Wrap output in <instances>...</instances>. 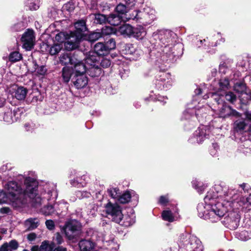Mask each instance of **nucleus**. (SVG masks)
<instances>
[{"label":"nucleus","instance_id":"obj_22","mask_svg":"<svg viewBox=\"0 0 251 251\" xmlns=\"http://www.w3.org/2000/svg\"><path fill=\"white\" fill-rule=\"evenodd\" d=\"M7 99L12 105L16 104V86L13 84L7 89Z\"/></svg>","mask_w":251,"mask_h":251},{"label":"nucleus","instance_id":"obj_58","mask_svg":"<svg viewBox=\"0 0 251 251\" xmlns=\"http://www.w3.org/2000/svg\"><path fill=\"white\" fill-rule=\"evenodd\" d=\"M110 60L106 58L102 59L100 62V65L103 68H107L110 66Z\"/></svg>","mask_w":251,"mask_h":251},{"label":"nucleus","instance_id":"obj_52","mask_svg":"<svg viewBox=\"0 0 251 251\" xmlns=\"http://www.w3.org/2000/svg\"><path fill=\"white\" fill-rule=\"evenodd\" d=\"M8 197L6 194L2 191L0 190V204L7 203Z\"/></svg>","mask_w":251,"mask_h":251},{"label":"nucleus","instance_id":"obj_30","mask_svg":"<svg viewBox=\"0 0 251 251\" xmlns=\"http://www.w3.org/2000/svg\"><path fill=\"white\" fill-rule=\"evenodd\" d=\"M100 37H101V34H100V32H93L88 35H85L82 39V41L83 40H87L90 42H94Z\"/></svg>","mask_w":251,"mask_h":251},{"label":"nucleus","instance_id":"obj_37","mask_svg":"<svg viewBox=\"0 0 251 251\" xmlns=\"http://www.w3.org/2000/svg\"><path fill=\"white\" fill-rule=\"evenodd\" d=\"M27 90L24 87H19L17 88V100H24L27 94Z\"/></svg>","mask_w":251,"mask_h":251},{"label":"nucleus","instance_id":"obj_23","mask_svg":"<svg viewBox=\"0 0 251 251\" xmlns=\"http://www.w3.org/2000/svg\"><path fill=\"white\" fill-rule=\"evenodd\" d=\"M73 65L74 66L75 74H85L84 73L88 71V67L84 63L79 61L77 59V62L74 63Z\"/></svg>","mask_w":251,"mask_h":251},{"label":"nucleus","instance_id":"obj_38","mask_svg":"<svg viewBox=\"0 0 251 251\" xmlns=\"http://www.w3.org/2000/svg\"><path fill=\"white\" fill-rule=\"evenodd\" d=\"M87 73L92 77H96L99 76L100 75L101 73V70L98 66L91 67L88 68Z\"/></svg>","mask_w":251,"mask_h":251},{"label":"nucleus","instance_id":"obj_61","mask_svg":"<svg viewBox=\"0 0 251 251\" xmlns=\"http://www.w3.org/2000/svg\"><path fill=\"white\" fill-rule=\"evenodd\" d=\"M37 237V235L33 232L30 233L27 235V238L30 242L33 241Z\"/></svg>","mask_w":251,"mask_h":251},{"label":"nucleus","instance_id":"obj_50","mask_svg":"<svg viewBox=\"0 0 251 251\" xmlns=\"http://www.w3.org/2000/svg\"><path fill=\"white\" fill-rule=\"evenodd\" d=\"M13 113L11 111H8L4 113L3 119L4 122L10 124L13 122L12 118Z\"/></svg>","mask_w":251,"mask_h":251},{"label":"nucleus","instance_id":"obj_14","mask_svg":"<svg viewBox=\"0 0 251 251\" xmlns=\"http://www.w3.org/2000/svg\"><path fill=\"white\" fill-rule=\"evenodd\" d=\"M219 117L225 118L230 116L239 117V113L234 109L231 108L229 106L226 104H223L222 107L219 109L218 112Z\"/></svg>","mask_w":251,"mask_h":251},{"label":"nucleus","instance_id":"obj_20","mask_svg":"<svg viewBox=\"0 0 251 251\" xmlns=\"http://www.w3.org/2000/svg\"><path fill=\"white\" fill-rule=\"evenodd\" d=\"M146 35L145 29L142 26L139 25L136 27H133V32L131 36L137 39H142Z\"/></svg>","mask_w":251,"mask_h":251},{"label":"nucleus","instance_id":"obj_59","mask_svg":"<svg viewBox=\"0 0 251 251\" xmlns=\"http://www.w3.org/2000/svg\"><path fill=\"white\" fill-rule=\"evenodd\" d=\"M240 207H242L243 212L248 213L250 215L251 214V205H247L246 207H242V205H239Z\"/></svg>","mask_w":251,"mask_h":251},{"label":"nucleus","instance_id":"obj_51","mask_svg":"<svg viewBox=\"0 0 251 251\" xmlns=\"http://www.w3.org/2000/svg\"><path fill=\"white\" fill-rule=\"evenodd\" d=\"M106 49H107L108 51L112 49H114L116 47V43L113 39H110L105 44Z\"/></svg>","mask_w":251,"mask_h":251},{"label":"nucleus","instance_id":"obj_35","mask_svg":"<svg viewBox=\"0 0 251 251\" xmlns=\"http://www.w3.org/2000/svg\"><path fill=\"white\" fill-rule=\"evenodd\" d=\"M5 188L9 195L13 197L16 195V182L15 181H9L6 185Z\"/></svg>","mask_w":251,"mask_h":251},{"label":"nucleus","instance_id":"obj_15","mask_svg":"<svg viewBox=\"0 0 251 251\" xmlns=\"http://www.w3.org/2000/svg\"><path fill=\"white\" fill-rule=\"evenodd\" d=\"M170 32H167L165 33V37H167V39H163V38H161V42L165 45L164 48L163 50V51L166 54V56H169V57H173L174 54L171 52L170 50L172 48L173 44L172 43V40L170 38L171 35Z\"/></svg>","mask_w":251,"mask_h":251},{"label":"nucleus","instance_id":"obj_29","mask_svg":"<svg viewBox=\"0 0 251 251\" xmlns=\"http://www.w3.org/2000/svg\"><path fill=\"white\" fill-rule=\"evenodd\" d=\"M91 16L96 24H102L107 22V17L103 14H95L91 15Z\"/></svg>","mask_w":251,"mask_h":251},{"label":"nucleus","instance_id":"obj_48","mask_svg":"<svg viewBox=\"0 0 251 251\" xmlns=\"http://www.w3.org/2000/svg\"><path fill=\"white\" fill-rule=\"evenodd\" d=\"M238 238L242 241H247L251 238V236L250 235L248 231L244 230L239 233Z\"/></svg>","mask_w":251,"mask_h":251},{"label":"nucleus","instance_id":"obj_41","mask_svg":"<svg viewBox=\"0 0 251 251\" xmlns=\"http://www.w3.org/2000/svg\"><path fill=\"white\" fill-rule=\"evenodd\" d=\"M247 125L244 121L237 120L234 123V128L238 132H241L246 129Z\"/></svg>","mask_w":251,"mask_h":251},{"label":"nucleus","instance_id":"obj_45","mask_svg":"<svg viewBox=\"0 0 251 251\" xmlns=\"http://www.w3.org/2000/svg\"><path fill=\"white\" fill-rule=\"evenodd\" d=\"M234 89L236 92L242 94L246 90V85L243 83L237 82L234 86Z\"/></svg>","mask_w":251,"mask_h":251},{"label":"nucleus","instance_id":"obj_26","mask_svg":"<svg viewBox=\"0 0 251 251\" xmlns=\"http://www.w3.org/2000/svg\"><path fill=\"white\" fill-rule=\"evenodd\" d=\"M118 31L125 36L130 37L133 32V27L129 25H124L119 27Z\"/></svg>","mask_w":251,"mask_h":251},{"label":"nucleus","instance_id":"obj_25","mask_svg":"<svg viewBox=\"0 0 251 251\" xmlns=\"http://www.w3.org/2000/svg\"><path fill=\"white\" fill-rule=\"evenodd\" d=\"M97 56L95 52H90L85 58V64L88 68L97 66Z\"/></svg>","mask_w":251,"mask_h":251},{"label":"nucleus","instance_id":"obj_31","mask_svg":"<svg viewBox=\"0 0 251 251\" xmlns=\"http://www.w3.org/2000/svg\"><path fill=\"white\" fill-rule=\"evenodd\" d=\"M72 74V70L68 67H65L62 70V76L65 82H68Z\"/></svg>","mask_w":251,"mask_h":251},{"label":"nucleus","instance_id":"obj_3","mask_svg":"<svg viewBox=\"0 0 251 251\" xmlns=\"http://www.w3.org/2000/svg\"><path fill=\"white\" fill-rule=\"evenodd\" d=\"M232 208L231 205H198V216L212 223L217 222L228 211Z\"/></svg>","mask_w":251,"mask_h":251},{"label":"nucleus","instance_id":"obj_6","mask_svg":"<svg viewBox=\"0 0 251 251\" xmlns=\"http://www.w3.org/2000/svg\"><path fill=\"white\" fill-rule=\"evenodd\" d=\"M219 87L214 89L215 92L209 93L208 95L204 96V99H206L210 97L215 100V101L219 104L222 101L221 100L222 97H223L222 93L223 91H225L228 89L229 87V80L226 77L221 78L218 82Z\"/></svg>","mask_w":251,"mask_h":251},{"label":"nucleus","instance_id":"obj_57","mask_svg":"<svg viewBox=\"0 0 251 251\" xmlns=\"http://www.w3.org/2000/svg\"><path fill=\"white\" fill-rule=\"evenodd\" d=\"M77 197L84 198H89L91 196V194L87 191L78 192L76 194Z\"/></svg>","mask_w":251,"mask_h":251},{"label":"nucleus","instance_id":"obj_47","mask_svg":"<svg viewBox=\"0 0 251 251\" xmlns=\"http://www.w3.org/2000/svg\"><path fill=\"white\" fill-rule=\"evenodd\" d=\"M114 33L113 29L109 26H105L103 27L100 34H101V37H103L105 36L110 35Z\"/></svg>","mask_w":251,"mask_h":251},{"label":"nucleus","instance_id":"obj_44","mask_svg":"<svg viewBox=\"0 0 251 251\" xmlns=\"http://www.w3.org/2000/svg\"><path fill=\"white\" fill-rule=\"evenodd\" d=\"M62 46L61 44H56L52 46L49 50L50 55H53L58 53L62 49Z\"/></svg>","mask_w":251,"mask_h":251},{"label":"nucleus","instance_id":"obj_32","mask_svg":"<svg viewBox=\"0 0 251 251\" xmlns=\"http://www.w3.org/2000/svg\"><path fill=\"white\" fill-rule=\"evenodd\" d=\"M222 93L223 94V97H222V98H221V100H222V101H223L222 98L224 97H225L226 100L227 101L231 103H233L234 102H235L236 101L237 97H236V95H235L233 92L229 91L226 93L223 92ZM222 102H223V101L221 102L220 103V104L222 103Z\"/></svg>","mask_w":251,"mask_h":251},{"label":"nucleus","instance_id":"obj_7","mask_svg":"<svg viewBox=\"0 0 251 251\" xmlns=\"http://www.w3.org/2000/svg\"><path fill=\"white\" fill-rule=\"evenodd\" d=\"M238 207H234L233 209L228 212V214L224 218L223 223L225 225L230 229H235L239 226L240 219V211Z\"/></svg>","mask_w":251,"mask_h":251},{"label":"nucleus","instance_id":"obj_10","mask_svg":"<svg viewBox=\"0 0 251 251\" xmlns=\"http://www.w3.org/2000/svg\"><path fill=\"white\" fill-rule=\"evenodd\" d=\"M209 133V128L207 126H201L194 133L189 141L192 144L201 143L204 139L207 138Z\"/></svg>","mask_w":251,"mask_h":251},{"label":"nucleus","instance_id":"obj_27","mask_svg":"<svg viewBox=\"0 0 251 251\" xmlns=\"http://www.w3.org/2000/svg\"><path fill=\"white\" fill-rule=\"evenodd\" d=\"M162 219L169 222H173L177 219L176 215L170 210H164L162 213Z\"/></svg>","mask_w":251,"mask_h":251},{"label":"nucleus","instance_id":"obj_56","mask_svg":"<svg viewBox=\"0 0 251 251\" xmlns=\"http://www.w3.org/2000/svg\"><path fill=\"white\" fill-rule=\"evenodd\" d=\"M227 66L226 63H223L219 65L220 73L225 74L227 72Z\"/></svg>","mask_w":251,"mask_h":251},{"label":"nucleus","instance_id":"obj_9","mask_svg":"<svg viewBox=\"0 0 251 251\" xmlns=\"http://www.w3.org/2000/svg\"><path fill=\"white\" fill-rule=\"evenodd\" d=\"M23 48L26 50H30L35 43V34L32 29L28 28L23 34L21 38Z\"/></svg>","mask_w":251,"mask_h":251},{"label":"nucleus","instance_id":"obj_39","mask_svg":"<svg viewBox=\"0 0 251 251\" xmlns=\"http://www.w3.org/2000/svg\"><path fill=\"white\" fill-rule=\"evenodd\" d=\"M26 5L30 10H36L39 8L38 0H27Z\"/></svg>","mask_w":251,"mask_h":251},{"label":"nucleus","instance_id":"obj_1","mask_svg":"<svg viewBox=\"0 0 251 251\" xmlns=\"http://www.w3.org/2000/svg\"><path fill=\"white\" fill-rule=\"evenodd\" d=\"M24 179V185L18 186L17 183V201L19 200L22 202L28 199L36 204L48 202L54 203L57 197L56 185L50 183L44 185L43 190L38 191V182L35 178L30 176L23 177L21 175L17 176V180Z\"/></svg>","mask_w":251,"mask_h":251},{"label":"nucleus","instance_id":"obj_60","mask_svg":"<svg viewBox=\"0 0 251 251\" xmlns=\"http://www.w3.org/2000/svg\"><path fill=\"white\" fill-rule=\"evenodd\" d=\"M0 251H12V249L9 248L7 243H4L0 248Z\"/></svg>","mask_w":251,"mask_h":251},{"label":"nucleus","instance_id":"obj_13","mask_svg":"<svg viewBox=\"0 0 251 251\" xmlns=\"http://www.w3.org/2000/svg\"><path fill=\"white\" fill-rule=\"evenodd\" d=\"M72 81L76 89H82L87 85L88 78L85 74H75Z\"/></svg>","mask_w":251,"mask_h":251},{"label":"nucleus","instance_id":"obj_55","mask_svg":"<svg viewBox=\"0 0 251 251\" xmlns=\"http://www.w3.org/2000/svg\"><path fill=\"white\" fill-rule=\"evenodd\" d=\"M171 202V201L169 199L168 195L161 196L159 200V202L160 204H165Z\"/></svg>","mask_w":251,"mask_h":251},{"label":"nucleus","instance_id":"obj_28","mask_svg":"<svg viewBox=\"0 0 251 251\" xmlns=\"http://www.w3.org/2000/svg\"><path fill=\"white\" fill-rule=\"evenodd\" d=\"M39 225V220L37 218H29L25 222V226L28 230L37 228Z\"/></svg>","mask_w":251,"mask_h":251},{"label":"nucleus","instance_id":"obj_33","mask_svg":"<svg viewBox=\"0 0 251 251\" xmlns=\"http://www.w3.org/2000/svg\"><path fill=\"white\" fill-rule=\"evenodd\" d=\"M71 36V32L69 35L66 32H61L57 34L55 37V40L60 43L64 42V44L67 42L69 38Z\"/></svg>","mask_w":251,"mask_h":251},{"label":"nucleus","instance_id":"obj_18","mask_svg":"<svg viewBox=\"0 0 251 251\" xmlns=\"http://www.w3.org/2000/svg\"><path fill=\"white\" fill-rule=\"evenodd\" d=\"M158 81V84L160 85H162L163 88H168L171 86L172 83L171 75L168 73H163L160 75V79Z\"/></svg>","mask_w":251,"mask_h":251},{"label":"nucleus","instance_id":"obj_43","mask_svg":"<svg viewBox=\"0 0 251 251\" xmlns=\"http://www.w3.org/2000/svg\"><path fill=\"white\" fill-rule=\"evenodd\" d=\"M119 190L117 188H110L107 190V192L110 197L115 200H117L119 196Z\"/></svg>","mask_w":251,"mask_h":251},{"label":"nucleus","instance_id":"obj_12","mask_svg":"<svg viewBox=\"0 0 251 251\" xmlns=\"http://www.w3.org/2000/svg\"><path fill=\"white\" fill-rule=\"evenodd\" d=\"M155 11L154 9L147 7L144 8L143 11H140V16L142 17L141 23L143 24H150L155 19Z\"/></svg>","mask_w":251,"mask_h":251},{"label":"nucleus","instance_id":"obj_4","mask_svg":"<svg viewBox=\"0 0 251 251\" xmlns=\"http://www.w3.org/2000/svg\"><path fill=\"white\" fill-rule=\"evenodd\" d=\"M75 30L71 32V36L67 42L65 43V49L68 50H72L78 47L79 44L82 41V39L85 35L84 32L87 28L84 21L81 20L75 24Z\"/></svg>","mask_w":251,"mask_h":251},{"label":"nucleus","instance_id":"obj_21","mask_svg":"<svg viewBox=\"0 0 251 251\" xmlns=\"http://www.w3.org/2000/svg\"><path fill=\"white\" fill-rule=\"evenodd\" d=\"M122 21H124L123 17L122 16L115 14H110L107 17V22L114 26L120 25Z\"/></svg>","mask_w":251,"mask_h":251},{"label":"nucleus","instance_id":"obj_16","mask_svg":"<svg viewBox=\"0 0 251 251\" xmlns=\"http://www.w3.org/2000/svg\"><path fill=\"white\" fill-rule=\"evenodd\" d=\"M60 63L63 65H73L77 62V59L70 53H65L61 55L59 58Z\"/></svg>","mask_w":251,"mask_h":251},{"label":"nucleus","instance_id":"obj_49","mask_svg":"<svg viewBox=\"0 0 251 251\" xmlns=\"http://www.w3.org/2000/svg\"><path fill=\"white\" fill-rule=\"evenodd\" d=\"M52 247L47 242L44 241L39 248V251H51Z\"/></svg>","mask_w":251,"mask_h":251},{"label":"nucleus","instance_id":"obj_53","mask_svg":"<svg viewBox=\"0 0 251 251\" xmlns=\"http://www.w3.org/2000/svg\"><path fill=\"white\" fill-rule=\"evenodd\" d=\"M53 240L54 242L59 245L62 244L63 242L62 236L58 232H57L54 234Z\"/></svg>","mask_w":251,"mask_h":251},{"label":"nucleus","instance_id":"obj_64","mask_svg":"<svg viewBox=\"0 0 251 251\" xmlns=\"http://www.w3.org/2000/svg\"><path fill=\"white\" fill-rule=\"evenodd\" d=\"M37 72L40 75H44V74H45V73L46 72V68L43 66L40 67L37 70Z\"/></svg>","mask_w":251,"mask_h":251},{"label":"nucleus","instance_id":"obj_34","mask_svg":"<svg viewBox=\"0 0 251 251\" xmlns=\"http://www.w3.org/2000/svg\"><path fill=\"white\" fill-rule=\"evenodd\" d=\"M128 5H125L124 4L120 3L119 4L116 8V10L117 12L119 14V15L122 16L123 17V19L125 18L126 14L127 13L128 11ZM129 6H130L129 5Z\"/></svg>","mask_w":251,"mask_h":251},{"label":"nucleus","instance_id":"obj_62","mask_svg":"<svg viewBox=\"0 0 251 251\" xmlns=\"http://www.w3.org/2000/svg\"><path fill=\"white\" fill-rule=\"evenodd\" d=\"M35 125L32 123H27L25 124V127L27 131H30L33 129Z\"/></svg>","mask_w":251,"mask_h":251},{"label":"nucleus","instance_id":"obj_46","mask_svg":"<svg viewBox=\"0 0 251 251\" xmlns=\"http://www.w3.org/2000/svg\"><path fill=\"white\" fill-rule=\"evenodd\" d=\"M135 222V216L132 214L130 217H126L123 224L126 226L132 225Z\"/></svg>","mask_w":251,"mask_h":251},{"label":"nucleus","instance_id":"obj_24","mask_svg":"<svg viewBox=\"0 0 251 251\" xmlns=\"http://www.w3.org/2000/svg\"><path fill=\"white\" fill-rule=\"evenodd\" d=\"M106 48L105 44L101 42L98 43L94 47L95 53L100 56L104 55L109 52Z\"/></svg>","mask_w":251,"mask_h":251},{"label":"nucleus","instance_id":"obj_19","mask_svg":"<svg viewBox=\"0 0 251 251\" xmlns=\"http://www.w3.org/2000/svg\"><path fill=\"white\" fill-rule=\"evenodd\" d=\"M78 245L81 251H91L95 247V244L88 240H82L80 241Z\"/></svg>","mask_w":251,"mask_h":251},{"label":"nucleus","instance_id":"obj_5","mask_svg":"<svg viewBox=\"0 0 251 251\" xmlns=\"http://www.w3.org/2000/svg\"><path fill=\"white\" fill-rule=\"evenodd\" d=\"M81 226L76 220H71L67 222L62 230L69 240L76 238L81 233Z\"/></svg>","mask_w":251,"mask_h":251},{"label":"nucleus","instance_id":"obj_42","mask_svg":"<svg viewBox=\"0 0 251 251\" xmlns=\"http://www.w3.org/2000/svg\"><path fill=\"white\" fill-rule=\"evenodd\" d=\"M192 185L193 187L200 193H202L206 187L202 183L196 180L192 181Z\"/></svg>","mask_w":251,"mask_h":251},{"label":"nucleus","instance_id":"obj_40","mask_svg":"<svg viewBox=\"0 0 251 251\" xmlns=\"http://www.w3.org/2000/svg\"><path fill=\"white\" fill-rule=\"evenodd\" d=\"M54 211L53 205H43L41 208V212L45 215H49Z\"/></svg>","mask_w":251,"mask_h":251},{"label":"nucleus","instance_id":"obj_8","mask_svg":"<svg viewBox=\"0 0 251 251\" xmlns=\"http://www.w3.org/2000/svg\"><path fill=\"white\" fill-rule=\"evenodd\" d=\"M104 210L106 216L117 223L122 222L123 214L119 205H106Z\"/></svg>","mask_w":251,"mask_h":251},{"label":"nucleus","instance_id":"obj_63","mask_svg":"<svg viewBox=\"0 0 251 251\" xmlns=\"http://www.w3.org/2000/svg\"><path fill=\"white\" fill-rule=\"evenodd\" d=\"M9 60L11 62H15L16 61V51H13L10 54Z\"/></svg>","mask_w":251,"mask_h":251},{"label":"nucleus","instance_id":"obj_17","mask_svg":"<svg viewBox=\"0 0 251 251\" xmlns=\"http://www.w3.org/2000/svg\"><path fill=\"white\" fill-rule=\"evenodd\" d=\"M139 13L140 11H130L129 10H128L127 13L126 14L125 17L124 18V21H129L130 20H132L136 22L141 23L142 22V17L140 16V14Z\"/></svg>","mask_w":251,"mask_h":251},{"label":"nucleus","instance_id":"obj_2","mask_svg":"<svg viewBox=\"0 0 251 251\" xmlns=\"http://www.w3.org/2000/svg\"><path fill=\"white\" fill-rule=\"evenodd\" d=\"M222 190V187L219 185H216L210 190L208 192L207 195L205 197L204 200L205 203L208 202V201L213 200L216 199L221 201H219L217 203L230 202L242 203V204H251V195L249 197L246 196L243 197L238 190L235 189H229L227 192H225L224 196H219L218 194Z\"/></svg>","mask_w":251,"mask_h":251},{"label":"nucleus","instance_id":"obj_36","mask_svg":"<svg viewBox=\"0 0 251 251\" xmlns=\"http://www.w3.org/2000/svg\"><path fill=\"white\" fill-rule=\"evenodd\" d=\"M131 199V194L129 192L127 191L123 194L121 196L119 195L118 201L121 204H126L129 202L130 201Z\"/></svg>","mask_w":251,"mask_h":251},{"label":"nucleus","instance_id":"obj_11","mask_svg":"<svg viewBox=\"0 0 251 251\" xmlns=\"http://www.w3.org/2000/svg\"><path fill=\"white\" fill-rule=\"evenodd\" d=\"M187 250L193 251H202L203 246L199 239L195 236H190L188 243L185 244Z\"/></svg>","mask_w":251,"mask_h":251},{"label":"nucleus","instance_id":"obj_54","mask_svg":"<svg viewBox=\"0 0 251 251\" xmlns=\"http://www.w3.org/2000/svg\"><path fill=\"white\" fill-rule=\"evenodd\" d=\"M46 226L47 228L50 230H53L54 228L55 225L54 222L51 220H48L45 222Z\"/></svg>","mask_w":251,"mask_h":251}]
</instances>
